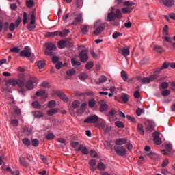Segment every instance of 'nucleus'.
Wrapping results in <instances>:
<instances>
[{
  "mask_svg": "<svg viewBox=\"0 0 175 175\" xmlns=\"http://www.w3.org/2000/svg\"><path fill=\"white\" fill-rule=\"evenodd\" d=\"M77 8H81L83 6V0H76Z\"/></svg>",
  "mask_w": 175,
  "mask_h": 175,
  "instance_id": "nucleus-60",
  "label": "nucleus"
},
{
  "mask_svg": "<svg viewBox=\"0 0 175 175\" xmlns=\"http://www.w3.org/2000/svg\"><path fill=\"white\" fill-rule=\"evenodd\" d=\"M70 31H69V29H65L64 30L62 31H59V36H60L61 38H65L66 36H68V35L70 33Z\"/></svg>",
  "mask_w": 175,
  "mask_h": 175,
  "instance_id": "nucleus-16",
  "label": "nucleus"
},
{
  "mask_svg": "<svg viewBox=\"0 0 175 175\" xmlns=\"http://www.w3.org/2000/svg\"><path fill=\"white\" fill-rule=\"evenodd\" d=\"M137 80H138V81H141L142 84H149V83H150V77L144 78L137 77Z\"/></svg>",
  "mask_w": 175,
  "mask_h": 175,
  "instance_id": "nucleus-13",
  "label": "nucleus"
},
{
  "mask_svg": "<svg viewBox=\"0 0 175 175\" xmlns=\"http://www.w3.org/2000/svg\"><path fill=\"white\" fill-rule=\"evenodd\" d=\"M55 106H57V102H55V100H50L48 103V108L49 109H53V107H55Z\"/></svg>",
  "mask_w": 175,
  "mask_h": 175,
  "instance_id": "nucleus-31",
  "label": "nucleus"
},
{
  "mask_svg": "<svg viewBox=\"0 0 175 175\" xmlns=\"http://www.w3.org/2000/svg\"><path fill=\"white\" fill-rule=\"evenodd\" d=\"M169 27L165 25L163 29V34L165 35V36H167L169 35Z\"/></svg>",
  "mask_w": 175,
  "mask_h": 175,
  "instance_id": "nucleus-41",
  "label": "nucleus"
},
{
  "mask_svg": "<svg viewBox=\"0 0 175 175\" xmlns=\"http://www.w3.org/2000/svg\"><path fill=\"white\" fill-rule=\"evenodd\" d=\"M116 12L111 11L108 14L107 21H114L116 20Z\"/></svg>",
  "mask_w": 175,
  "mask_h": 175,
  "instance_id": "nucleus-14",
  "label": "nucleus"
},
{
  "mask_svg": "<svg viewBox=\"0 0 175 175\" xmlns=\"http://www.w3.org/2000/svg\"><path fill=\"white\" fill-rule=\"evenodd\" d=\"M10 124H12L13 126H17L18 125V120L17 119H13L11 120Z\"/></svg>",
  "mask_w": 175,
  "mask_h": 175,
  "instance_id": "nucleus-57",
  "label": "nucleus"
},
{
  "mask_svg": "<svg viewBox=\"0 0 175 175\" xmlns=\"http://www.w3.org/2000/svg\"><path fill=\"white\" fill-rule=\"evenodd\" d=\"M58 111H59L58 109L52 108L51 109H49V110L47 111L46 114L48 116H54V115L57 114V113H58Z\"/></svg>",
  "mask_w": 175,
  "mask_h": 175,
  "instance_id": "nucleus-18",
  "label": "nucleus"
},
{
  "mask_svg": "<svg viewBox=\"0 0 175 175\" xmlns=\"http://www.w3.org/2000/svg\"><path fill=\"white\" fill-rule=\"evenodd\" d=\"M121 77L123 81H126V80H128V74L124 70L121 72Z\"/></svg>",
  "mask_w": 175,
  "mask_h": 175,
  "instance_id": "nucleus-38",
  "label": "nucleus"
},
{
  "mask_svg": "<svg viewBox=\"0 0 175 175\" xmlns=\"http://www.w3.org/2000/svg\"><path fill=\"white\" fill-rule=\"evenodd\" d=\"M123 5L128 6V8H129L131 6H134L135 3H133L132 1H125V2L123 3Z\"/></svg>",
  "mask_w": 175,
  "mask_h": 175,
  "instance_id": "nucleus-51",
  "label": "nucleus"
},
{
  "mask_svg": "<svg viewBox=\"0 0 175 175\" xmlns=\"http://www.w3.org/2000/svg\"><path fill=\"white\" fill-rule=\"evenodd\" d=\"M32 107L34 109H41L42 108V105H40V103H39V102H38V101H33L32 103Z\"/></svg>",
  "mask_w": 175,
  "mask_h": 175,
  "instance_id": "nucleus-34",
  "label": "nucleus"
},
{
  "mask_svg": "<svg viewBox=\"0 0 175 175\" xmlns=\"http://www.w3.org/2000/svg\"><path fill=\"white\" fill-rule=\"evenodd\" d=\"M145 128L148 133H151L155 129V123L150 120H147L145 122Z\"/></svg>",
  "mask_w": 175,
  "mask_h": 175,
  "instance_id": "nucleus-3",
  "label": "nucleus"
},
{
  "mask_svg": "<svg viewBox=\"0 0 175 175\" xmlns=\"http://www.w3.org/2000/svg\"><path fill=\"white\" fill-rule=\"evenodd\" d=\"M115 114H117V111L116 109H111L109 113V118L111 121H113V118H114Z\"/></svg>",
  "mask_w": 175,
  "mask_h": 175,
  "instance_id": "nucleus-23",
  "label": "nucleus"
},
{
  "mask_svg": "<svg viewBox=\"0 0 175 175\" xmlns=\"http://www.w3.org/2000/svg\"><path fill=\"white\" fill-rule=\"evenodd\" d=\"M161 153L163 154V155H171L172 154V151H170V150H163L161 151Z\"/></svg>",
  "mask_w": 175,
  "mask_h": 175,
  "instance_id": "nucleus-63",
  "label": "nucleus"
},
{
  "mask_svg": "<svg viewBox=\"0 0 175 175\" xmlns=\"http://www.w3.org/2000/svg\"><path fill=\"white\" fill-rule=\"evenodd\" d=\"M54 137H55V135H54L53 133H50L46 135L45 139H46V140H53Z\"/></svg>",
  "mask_w": 175,
  "mask_h": 175,
  "instance_id": "nucleus-45",
  "label": "nucleus"
},
{
  "mask_svg": "<svg viewBox=\"0 0 175 175\" xmlns=\"http://www.w3.org/2000/svg\"><path fill=\"white\" fill-rule=\"evenodd\" d=\"M55 94H56L57 96L62 99V100H64V102H68V100H69L68 97H66V95H65V94L62 93L61 91H57L55 92Z\"/></svg>",
  "mask_w": 175,
  "mask_h": 175,
  "instance_id": "nucleus-10",
  "label": "nucleus"
},
{
  "mask_svg": "<svg viewBox=\"0 0 175 175\" xmlns=\"http://www.w3.org/2000/svg\"><path fill=\"white\" fill-rule=\"evenodd\" d=\"M22 142L23 144H25V146H27V147L31 146V141L27 137L23 138L22 139Z\"/></svg>",
  "mask_w": 175,
  "mask_h": 175,
  "instance_id": "nucleus-37",
  "label": "nucleus"
},
{
  "mask_svg": "<svg viewBox=\"0 0 175 175\" xmlns=\"http://www.w3.org/2000/svg\"><path fill=\"white\" fill-rule=\"evenodd\" d=\"M23 17V25H25V24H27V23H28V14L27 12H24Z\"/></svg>",
  "mask_w": 175,
  "mask_h": 175,
  "instance_id": "nucleus-36",
  "label": "nucleus"
},
{
  "mask_svg": "<svg viewBox=\"0 0 175 175\" xmlns=\"http://www.w3.org/2000/svg\"><path fill=\"white\" fill-rule=\"evenodd\" d=\"M44 54L46 55H49V57H53V55H55V53L53 52V51L46 49L44 51Z\"/></svg>",
  "mask_w": 175,
  "mask_h": 175,
  "instance_id": "nucleus-43",
  "label": "nucleus"
},
{
  "mask_svg": "<svg viewBox=\"0 0 175 175\" xmlns=\"http://www.w3.org/2000/svg\"><path fill=\"white\" fill-rule=\"evenodd\" d=\"M107 81V77L105 75H101L98 78V82H97V84H102L103 83H106Z\"/></svg>",
  "mask_w": 175,
  "mask_h": 175,
  "instance_id": "nucleus-27",
  "label": "nucleus"
},
{
  "mask_svg": "<svg viewBox=\"0 0 175 175\" xmlns=\"http://www.w3.org/2000/svg\"><path fill=\"white\" fill-rule=\"evenodd\" d=\"M31 144L33 147H38L39 146V140L38 139H34L31 141Z\"/></svg>",
  "mask_w": 175,
  "mask_h": 175,
  "instance_id": "nucleus-53",
  "label": "nucleus"
},
{
  "mask_svg": "<svg viewBox=\"0 0 175 175\" xmlns=\"http://www.w3.org/2000/svg\"><path fill=\"white\" fill-rule=\"evenodd\" d=\"M158 77H159V75L154 74V75H152L149 77V80L151 83V81H154V80H157V79H158Z\"/></svg>",
  "mask_w": 175,
  "mask_h": 175,
  "instance_id": "nucleus-44",
  "label": "nucleus"
},
{
  "mask_svg": "<svg viewBox=\"0 0 175 175\" xmlns=\"http://www.w3.org/2000/svg\"><path fill=\"white\" fill-rule=\"evenodd\" d=\"M79 106H80V102H79V100L73 101V103H72L73 109H77V107H79Z\"/></svg>",
  "mask_w": 175,
  "mask_h": 175,
  "instance_id": "nucleus-54",
  "label": "nucleus"
},
{
  "mask_svg": "<svg viewBox=\"0 0 175 175\" xmlns=\"http://www.w3.org/2000/svg\"><path fill=\"white\" fill-rule=\"evenodd\" d=\"M113 148L116 154L120 157H124L126 155V149L124 146H115Z\"/></svg>",
  "mask_w": 175,
  "mask_h": 175,
  "instance_id": "nucleus-4",
  "label": "nucleus"
},
{
  "mask_svg": "<svg viewBox=\"0 0 175 175\" xmlns=\"http://www.w3.org/2000/svg\"><path fill=\"white\" fill-rule=\"evenodd\" d=\"M85 106H87V104L86 103H83L81 104L79 109V111H84V110H85Z\"/></svg>",
  "mask_w": 175,
  "mask_h": 175,
  "instance_id": "nucleus-64",
  "label": "nucleus"
},
{
  "mask_svg": "<svg viewBox=\"0 0 175 175\" xmlns=\"http://www.w3.org/2000/svg\"><path fill=\"white\" fill-rule=\"evenodd\" d=\"M105 31V24L98 21L94 23V31H93L94 35H99Z\"/></svg>",
  "mask_w": 175,
  "mask_h": 175,
  "instance_id": "nucleus-2",
  "label": "nucleus"
},
{
  "mask_svg": "<svg viewBox=\"0 0 175 175\" xmlns=\"http://www.w3.org/2000/svg\"><path fill=\"white\" fill-rule=\"evenodd\" d=\"M10 53H20V48L18 47H14V48H12L10 50Z\"/></svg>",
  "mask_w": 175,
  "mask_h": 175,
  "instance_id": "nucleus-56",
  "label": "nucleus"
},
{
  "mask_svg": "<svg viewBox=\"0 0 175 175\" xmlns=\"http://www.w3.org/2000/svg\"><path fill=\"white\" fill-rule=\"evenodd\" d=\"M95 103H96V102H95V100L94 98L90 99L88 102L89 107H90V108L94 107L95 106Z\"/></svg>",
  "mask_w": 175,
  "mask_h": 175,
  "instance_id": "nucleus-48",
  "label": "nucleus"
},
{
  "mask_svg": "<svg viewBox=\"0 0 175 175\" xmlns=\"http://www.w3.org/2000/svg\"><path fill=\"white\" fill-rule=\"evenodd\" d=\"M67 45L68 44L66 43V41H65L64 40H61L57 44V47L58 49H65Z\"/></svg>",
  "mask_w": 175,
  "mask_h": 175,
  "instance_id": "nucleus-17",
  "label": "nucleus"
},
{
  "mask_svg": "<svg viewBox=\"0 0 175 175\" xmlns=\"http://www.w3.org/2000/svg\"><path fill=\"white\" fill-rule=\"evenodd\" d=\"M115 18L118 20L122 18V12H121V10L120 9H117L116 10Z\"/></svg>",
  "mask_w": 175,
  "mask_h": 175,
  "instance_id": "nucleus-26",
  "label": "nucleus"
},
{
  "mask_svg": "<svg viewBox=\"0 0 175 175\" xmlns=\"http://www.w3.org/2000/svg\"><path fill=\"white\" fill-rule=\"evenodd\" d=\"M36 23V16L35 14H32L31 15V21L29 24L27 25V29L28 31H34L36 28V25H35Z\"/></svg>",
  "mask_w": 175,
  "mask_h": 175,
  "instance_id": "nucleus-5",
  "label": "nucleus"
},
{
  "mask_svg": "<svg viewBox=\"0 0 175 175\" xmlns=\"http://www.w3.org/2000/svg\"><path fill=\"white\" fill-rule=\"evenodd\" d=\"M119 53L123 55V57H128L131 52L129 51V49L128 48H123L119 50Z\"/></svg>",
  "mask_w": 175,
  "mask_h": 175,
  "instance_id": "nucleus-12",
  "label": "nucleus"
},
{
  "mask_svg": "<svg viewBox=\"0 0 175 175\" xmlns=\"http://www.w3.org/2000/svg\"><path fill=\"white\" fill-rule=\"evenodd\" d=\"M163 96H169L170 95V90H165L162 92Z\"/></svg>",
  "mask_w": 175,
  "mask_h": 175,
  "instance_id": "nucleus-58",
  "label": "nucleus"
},
{
  "mask_svg": "<svg viewBox=\"0 0 175 175\" xmlns=\"http://www.w3.org/2000/svg\"><path fill=\"white\" fill-rule=\"evenodd\" d=\"M98 122L100 129H105V128H106V121H105V120L99 118Z\"/></svg>",
  "mask_w": 175,
  "mask_h": 175,
  "instance_id": "nucleus-20",
  "label": "nucleus"
},
{
  "mask_svg": "<svg viewBox=\"0 0 175 175\" xmlns=\"http://www.w3.org/2000/svg\"><path fill=\"white\" fill-rule=\"evenodd\" d=\"M88 77V75L85 72H82L79 75L80 80H85Z\"/></svg>",
  "mask_w": 175,
  "mask_h": 175,
  "instance_id": "nucleus-47",
  "label": "nucleus"
},
{
  "mask_svg": "<svg viewBox=\"0 0 175 175\" xmlns=\"http://www.w3.org/2000/svg\"><path fill=\"white\" fill-rule=\"evenodd\" d=\"M71 64L75 68H77V66H80V65H81V63L79 61H77V59L76 58H72L71 59Z\"/></svg>",
  "mask_w": 175,
  "mask_h": 175,
  "instance_id": "nucleus-21",
  "label": "nucleus"
},
{
  "mask_svg": "<svg viewBox=\"0 0 175 175\" xmlns=\"http://www.w3.org/2000/svg\"><path fill=\"white\" fill-rule=\"evenodd\" d=\"M92 68H94V63L90 61L85 64V69H87V70H90V69H92Z\"/></svg>",
  "mask_w": 175,
  "mask_h": 175,
  "instance_id": "nucleus-35",
  "label": "nucleus"
},
{
  "mask_svg": "<svg viewBox=\"0 0 175 175\" xmlns=\"http://www.w3.org/2000/svg\"><path fill=\"white\" fill-rule=\"evenodd\" d=\"M19 161L22 166H25V167H28V161L25 158L21 157H19Z\"/></svg>",
  "mask_w": 175,
  "mask_h": 175,
  "instance_id": "nucleus-22",
  "label": "nucleus"
},
{
  "mask_svg": "<svg viewBox=\"0 0 175 175\" xmlns=\"http://www.w3.org/2000/svg\"><path fill=\"white\" fill-rule=\"evenodd\" d=\"M133 10V8L132 7H125L122 8V12L124 14H128V13H131Z\"/></svg>",
  "mask_w": 175,
  "mask_h": 175,
  "instance_id": "nucleus-25",
  "label": "nucleus"
},
{
  "mask_svg": "<svg viewBox=\"0 0 175 175\" xmlns=\"http://www.w3.org/2000/svg\"><path fill=\"white\" fill-rule=\"evenodd\" d=\"M67 76H73L76 73V70L72 68L66 71Z\"/></svg>",
  "mask_w": 175,
  "mask_h": 175,
  "instance_id": "nucleus-42",
  "label": "nucleus"
},
{
  "mask_svg": "<svg viewBox=\"0 0 175 175\" xmlns=\"http://www.w3.org/2000/svg\"><path fill=\"white\" fill-rule=\"evenodd\" d=\"M44 94H46V91L45 90H38L36 93V96H43V95H44Z\"/></svg>",
  "mask_w": 175,
  "mask_h": 175,
  "instance_id": "nucleus-46",
  "label": "nucleus"
},
{
  "mask_svg": "<svg viewBox=\"0 0 175 175\" xmlns=\"http://www.w3.org/2000/svg\"><path fill=\"white\" fill-rule=\"evenodd\" d=\"M81 62H87L88 61V51L82 50L79 55Z\"/></svg>",
  "mask_w": 175,
  "mask_h": 175,
  "instance_id": "nucleus-7",
  "label": "nucleus"
},
{
  "mask_svg": "<svg viewBox=\"0 0 175 175\" xmlns=\"http://www.w3.org/2000/svg\"><path fill=\"white\" fill-rule=\"evenodd\" d=\"M163 3L167 8H172L174 5V0H163Z\"/></svg>",
  "mask_w": 175,
  "mask_h": 175,
  "instance_id": "nucleus-15",
  "label": "nucleus"
},
{
  "mask_svg": "<svg viewBox=\"0 0 175 175\" xmlns=\"http://www.w3.org/2000/svg\"><path fill=\"white\" fill-rule=\"evenodd\" d=\"M97 169L98 170H105V169H106V165L103 162H99L97 165Z\"/></svg>",
  "mask_w": 175,
  "mask_h": 175,
  "instance_id": "nucleus-33",
  "label": "nucleus"
},
{
  "mask_svg": "<svg viewBox=\"0 0 175 175\" xmlns=\"http://www.w3.org/2000/svg\"><path fill=\"white\" fill-rule=\"evenodd\" d=\"M9 29L11 32H13L16 29V25L14 23H10Z\"/></svg>",
  "mask_w": 175,
  "mask_h": 175,
  "instance_id": "nucleus-62",
  "label": "nucleus"
},
{
  "mask_svg": "<svg viewBox=\"0 0 175 175\" xmlns=\"http://www.w3.org/2000/svg\"><path fill=\"white\" fill-rule=\"evenodd\" d=\"M116 126L118 127V128H124V123H122V122L121 121H117L115 123Z\"/></svg>",
  "mask_w": 175,
  "mask_h": 175,
  "instance_id": "nucleus-55",
  "label": "nucleus"
},
{
  "mask_svg": "<svg viewBox=\"0 0 175 175\" xmlns=\"http://www.w3.org/2000/svg\"><path fill=\"white\" fill-rule=\"evenodd\" d=\"M109 106L107 105V104L103 103L100 104V111L101 113H103V111H106V110H107Z\"/></svg>",
  "mask_w": 175,
  "mask_h": 175,
  "instance_id": "nucleus-29",
  "label": "nucleus"
},
{
  "mask_svg": "<svg viewBox=\"0 0 175 175\" xmlns=\"http://www.w3.org/2000/svg\"><path fill=\"white\" fill-rule=\"evenodd\" d=\"M118 36H122V34L118 31H115L112 35V38L113 39H117V38H118Z\"/></svg>",
  "mask_w": 175,
  "mask_h": 175,
  "instance_id": "nucleus-52",
  "label": "nucleus"
},
{
  "mask_svg": "<svg viewBox=\"0 0 175 175\" xmlns=\"http://www.w3.org/2000/svg\"><path fill=\"white\" fill-rule=\"evenodd\" d=\"M89 152L90 150H88L86 146H83L81 153L83 154V155H88Z\"/></svg>",
  "mask_w": 175,
  "mask_h": 175,
  "instance_id": "nucleus-39",
  "label": "nucleus"
},
{
  "mask_svg": "<svg viewBox=\"0 0 175 175\" xmlns=\"http://www.w3.org/2000/svg\"><path fill=\"white\" fill-rule=\"evenodd\" d=\"M169 66H170L169 63L164 62L162 66L161 67L160 70H163V69H167Z\"/></svg>",
  "mask_w": 175,
  "mask_h": 175,
  "instance_id": "nucleus-59",
  "label": "nucleus"
},
{
  "mask_svg": "<svg viewBox=\"0 0 175 175\" xmlns=\"http://www.w3.org/2000/svg\"><path fill=\"white\" fill-rule=\"evenodd\" d=\"M137 131L142 136L144 135V129L143 128V124L142 123L137 124Z\"/></svg>",
  "mask_w": 175,
  "mask_h": 175,
  "instance_id": "nucleus-24",
  "label": "nucleus"
},
{
  "mask_svg": "<svg viewBox=\"0 0 175 175\" xmlns=\"http://www.w3.org/2000/svg\"><path fill=\"white\" fill-rule=\"evenodd\" d=\"M26 5L27 8H32L33 6V1L32 0H29L26 2Z\"/></svg>",
  "mask_w": 175,
  "mask_h": 175,
  "instance_id": "nucleus-61",
  "label": "nucleus"
},
{
  "mask_svg": "<svg viewBox=\"0 0 175 175\" xmlns=\"http://www.w3.org/2000/svg\"><path fill=\"white\" fill-rule=\"evenodd\" d=\"M37 66L39 69H43V68L46 66V62H44V61L40 60L38 62Z\"/></svg>",
  "mask_w": 175,
  "mask_h": 175,
  "instance_id": "nucleus-32",
  "label": "nucleus"
},
{
  "mask_svg": "<svg viewBox=\"0 0 175 175\" xmlns=\"http://www.w3.org/2000/svg\"><path fill=\"white\" fill-rule=\"evenodd\" d=\"M83 21V18L81 16H79L78 17H76L72 23L73 25H77V24H80L81 21Z\"/></svg>",
  "mask_w": 175,
  "mask_h": 175,
  "instance_id": "nucleus-30",
  "label": "nucleus"
},
{
  "mask_svg": "<svg viewBox=\"0 0 175 175\" xmlns=\"http://www.w3.org/2000/svg\"><path fill=\"white\" fill-rule=\"evenodd\" d=\"M153 142L157 146H159L162 143V139L159 138V133L154 132L152 133Z\"/></svg>",
  "mask_w": 175,
  "mask_h": 175,
  "instance_id": "nucleus-9",
  "label": "nucleus"
},
{
  "mask_svg": "<svg viewBox=\"0 0 175 175\" xmlns=\"http://www.w3.org/2000/svg\"><path fill=\"white\" fill-rule=\"evenodd\" d=\"M153 50H156V51H158L159 53H163V48L159 45H154Z\"/></svg>",
  "mask_w": 175,
  "mask_h": 175,
  "instance_id": "nucleus-40",
  "label": "nucleus"
},
{
  "mask_svg": "<svg viewBox=\"0 0 175 175\" xmlns=\"http://www.w3.org/2000/svg\"><path fill=\"white\" fill-rule=\"evenodd\" d=\"M43 116V113L40 112V111H37L34 113V116L36 118H42V116Z\"/></svg>",
  "mask_w": 175,
  "mask_h": 175,
  "instance_id": "nucleus-49",
  "label": "nucleus"
},
{
  "mask_svg": "<svg viewBox=\"0 0 175 175\" xmlns=\"http://www.w3.org/2000/svg\"><path fill=\"white\" fill-rule=\"evenodd\" d=\"M59 33V31H56L53 32H48L46 33V36L48 38H54L55 36H58V34Z\"/></svg>",
  "mask_w": 175,
  "mask_h": 175,
  "instance_id": "nucleus-28",
  "label": "nucleus"
},
{
  "mask_svg": "<svg viewBox=\"0 0 175 175\" xmlns=\"http://www.w3.org/2000/svg\"><path fill=\"white\" fill-rule=\"evenodd\" d=\"M128 139L126 138H118L115 141L116 146H122L123 144H126Z\"/></svg>",
  "mask_w": 175,
  "mask_h": 175,
  "instance_id": "nucleus-11",
  "label": "nucleus"
},
{
  "mask_svg": "<svg viewBox=\"0 0 175 175\" xmlns=\"http://www.w3.org/2000/svg\"><path fill=\"white\" fill-rule=\"evenodd\" d=\"M38 81V79L35 77H31L30 79L26 82L24 83L21 79L14 80L12 82V85L13 87H16V85H18L21 88L23 87H25L26 90H33L35 87V83Z\"/></svg>",
  "mask_w": 175,
  "mask_h": 175,
  "instance_id": "nucleus-1",
  "label": "nucleus"
},
{
  "mask_svg": "<svg viewBox=\"0 0 175 175\" xmlns=\"http://www.w3.org/2000/svg\"><path fill=\"white\" fill-rule=\"evenodd\" d=\"M19 55L20 57H25V58H31V48H29V46H25V49L20 52Z\"/></svg>",
  "mask_w": 175,
  "mask_h": 175,
  "instance_id": "nucleus-8",
  "label": "nucleus"
},
{
  "mask_svg": "<svg viewBox=\"0 0 175 175\" xmlns=\"http://www.w3.org/2000/svg\"><path fill=\"white\" fill-rule=\"evenodd\" d=\"M99 117L96 115H92L88 117L85 120V124H96V122H99Z\"/></svg>",
  "mask_w": 175,
  "mask_h": 175,
  "instance_id": "nucleus-6",
  "label": "nucleus"
},
{
  "mask_svg": "<svg viewBox=\"0 0 175 175\" xmlns=\"http://www.w3.org/2000/svg\"><path fill=\"white\" fill-rule=\"evenodd\" d=\"M121 99L123 100L124 103H127L128 100H129V98H128V94L122 95Z\"/></svg>",
  "mask_w": 175,
  "mask_h": 175,
  "instance_id": "nucleus-50",
  "label": "nucleus"
},
{
  "mask_svg": "<svg viewBox=\"0 0 175 175\" xmlns=\"http://www.w3.org/2000/svg\"><path fill=\"white\" fill-rule=\"evenodd\" d=\"M45 45L46 47V50L53 51V50H55L57 49V46L51 42H48V43L45 44Z\"/></svg>",
  "mask_w": 175,
  "mask_h": 175,
  "instance_id": "nucleus-19",
  "label": "nucleus"
}]
</instances>
